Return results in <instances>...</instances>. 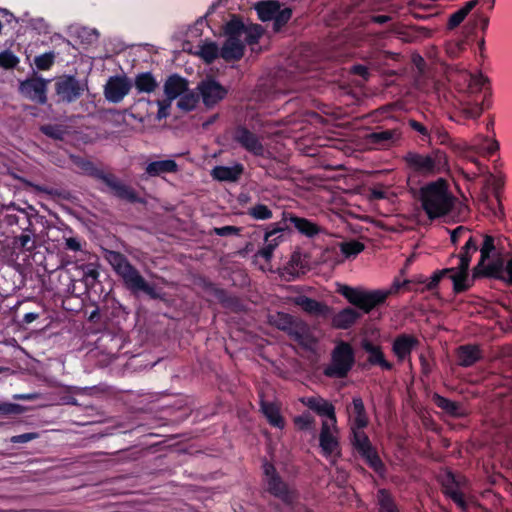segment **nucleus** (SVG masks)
I'll return each mask as SVG.
<instances>
[{
    "label": "nucleus",
    "mask_w": 512,
    "mask_h": 512,
    "mask_svg": "<svg viewBox=\"0 0 512 512\" xmlns=\"http://www.w3.org/2000/svg\"><path fill=\"white\" fill-rule=\"evenodd\" d=\"M105 259L112 265L118 275L130 265L127 258L116 251H106Z\"/></svg>",
    "instance_id": "nucleus-40"
},
{
    "label": "nucleus",
    "mask_w": 512,
    "mask_h": 512,
    "mask_svg": "<svg viewBox=\"0 0 512 512\" xmlns=\"http://www.w3.org/2000/svg\"><path fill=\"white\" fill-rule=\"evenodd\" d=\"M133 83L123 76H111L104 86L105 99L110 103H120L131 91Z\"/></svg>",
    "instance_id": "nucleus-13"
},
{
    "label": "nucleus",
    "mask_w": 512,
    "mask_h": 512,
    "mask_svg": "<svg viewBox=\"0 0 512 512\" xmlns=\"http://www.w3.org/2000/svg\"><path fill=\"white\" fill-rule=\"evenodd\" d=\"M309 407L315 411H317L320 414L327 415L329 423L331 425L336 424V417L334 413V408L331 404L328 402L321 400V399H310L309 400Z\"/></svg>",
    "instance_id": "nucleus-38"
},
{
    "label": "nucleus",
    "mask_w": 512,
    "mask_h": 512,
    "mask_svg": "<svg viewBox=\"0 0 512 512\" xmlns=\"http://www.w3.org/2000/svg\"><path fill=\"white\" fill-rule=\"evenodd\" d=\"M354 364V352L352 347L346 343H339L332 352V363L325 370L330 377H346Z\"/></svg>",
    "instance_id": "nucleus-9"
},
{
    "label": "nucleus",
    "mask_w": 512,
    "mask_h": 512,
    "mask_svg": "<svg viewBox=\"0 0 512 512\" xmlns=\"http://www.w3.org/2000/svg\"><path fill=\"white\" fill-rule=\"evenodd\" d=\"M465 41H450L446 43L445 51L451 59H456L465 50Z\"/></svg>",
    "instance_id": "nucleus-53"
},
{
    "label": "nucleus",
    "mask_w": 512,
    "mask_h": 512,
    "mask_svg": "<svg viewBox=\"0 0 512 512\" xmlns=\"http://www.w3.org/2000/svg\"><path fill=\"white\" fill-rule=\"evenodd\" d=\"M261 410L271 425L278 428H282L284 426V420L280 415L279 406L277 404L262 401Z\"/></svg>",
    "instance_id": "nucleus-36"
},
{
    "label": "nucleus",
    "mask_w": 512,
    "mask_h": 512,
    "mask_svg": "<svg viewBox=\"0 0 512 512\" xmlns=\"http://www.w3.org/2000/svg\"><path fill=\"white\" fill-rule=\"evenodd\" d=\"M26 410L25 407L9 402L0 401V415L4 417H11L15 415H20L24 413Z\"/></svg>",
    "instance_id": "nucleus-48"
},
{
    "label": "nucleus",
    "mask_w": 512,
    "mask_h": 512,
    "mask_svg": "<svg viewBox=\"0 0 512 512\" xmlns=\"http://www.w3.org/2000/svg\"><path fill=\"white\" fill-rule=\"evenodd\" d=\"M479 3L480 0H470L466 2L461 8L449 16L447 28L449 30L457 28Z\"/></svg>",
    "instance_id": "nucleus-32"
},
{
    "label": "nucleus",
    "mask_w": 512,
    "mask_h": 512,
    "mask_svg": "<svg viewBox=\"0 0 512 512\" xmlns=\"http://www.w3.org/2000/svg\"><path fill=\"white\" fill-rule=\"evenodd\" d=\"M202 101L206 107H213L222 101L228 94V90L218 81L212 78L203 80L198 86Z\"/></svg>",
    "instance_id": "nucleus-17"
},
{
    "label": "nucleus",
    "mask_w": 512,
    "mask_h": 512,
    "mask_svg": "<svg viewBox=\"0 0 512 512\" xmlns=\"http://www.w3.org/2000/svg\"><path fill=\"white\" fill-rule=\"evenodd\" d=\"M254 9L260 21H273V31L276 33L287 25L293 14L292 8H282L278 0H262L255 4Z\"/></svg>",
    "instance_id": "nucleus-7"
},
{
    "label": "nucleus",
    "mask_w": 512,
    "mask_h": 512,
    "mask_svg": "<svg viewBox=\"0 0 512 512\" xmlns=\"http://www.w3.org/2000/svg\"><path fill=\"white\" fill-rule=\"evenodd\" d=\"M480 359V351L476 346H461L458 349V363L461 366L469 367Z\"/></svg>",
    "instance_id": "nucleus-35"
},
{
    "label": "nucleus",
    "mask_w": 512,
    "mask_h": 512,
    "mask_svg": "<svg viewBox=\"0 0 512 512\" xmlns=\"http://www.w3.org/2000/svg\"><path fill=\"white\" fill-rule=\"evenodd\" d=\"M362 347L365 352L369 354L368 361L371 364L379 365L386 370L392 369V364L385 360L384 354L382 353L380 347L375 346L369 341H364Z\"/></svg>",
    "instance_id": "nucleus-34"
},
{
    "label": "nucleus",
    "mask_w": 512,
    "mask_h": 512,
    "mask_svg": "<svg viewBox=\"0 0 512 512\" xmlns=\"http://www.w3.org/2000/svg\"><path fill=\"white\" fill-rule=\"evenodd\" d=\"M469 265V259L461 258L458 267L459 272L451 275V279L454 285V291L457 293L466 291L469 288V285L467 284Z\"/></svg>",
    "instance_id": "nucleus-30"
},
{
    "label": "nucleus",
    "mask_w": 512,
    "mask_h": 512,
    "mask_svg": "<svg viewBox=\"0 0 512 512\" xmlns=\"http://www.w3.org/2000/svg\"><path fill=\"white\" fill-rule=\"evenodd\" d=\"M352 444L357 452L366 460V462L375 470L381 466V460L377 455L371 442L363 429L352 428Z\"/></svg>",
    "instance_id": "nucleus-12"
},
{
    "label": "nucleus",
    "mask_w": 512,
    "mask_h": 512,
    "mask_svg": "<svg viewBox=\"0 0 512 512\" xmlns=\"http://www.w3.org/2000/svg\"><path fill=\"white\" fill-rule=\"evenodd\" d=\"M265 489L274 497L280 499L286 505H292L296 498V491L286 483L273 464H263Z\"/></svg>",
    "instance_id": "nucleus-8"
},
{
    "label": "nucleus",
    "mask_w": 512,
    "mask_h": 512,
    "mask_svg": "<svg viewBox=\"0 0 512 512\" xmlns=\"http://www.w3.org/2000/svg\"><path fill=\"white\" fill-rule=\"evenodd\" d=\"M478 248L477 238L470 236L465 246L463 247L462 252L460 253V259L467 258L469 261H471V252H476Z\"/></svg>",
    "instance_id": "nucleus-56"
},
{
    "label": "nucleus",
    "mask_w": 512,
    "mask_h": 512,
    "mask_svg": "<svg viewBox=\"0 0 512 512\" xmlns=\"http://www.w3.org/2000/svg\"><path fill=\"white\" fill-rule=\"evenodd\" d=\"M48 81L41 77H32L20 83L19 91L27 99L44 105L47 102Z\"/></svg>",
    "instance_id": "nucleus-14"
},
{
    "label": "nucleus",
    "mask_w": 512,
    "mask_h": 512,
    "mask_svg": "<svg viewBox=\"0 0 512 512\" xmlns=\"http://www.w3.org/2000/svg\"><path fill=\"white\" fill-rule=\"evenodd\" d=\"M294 303L313 317L325 319L331 314L330 307L304 295L295 297Z\"/></svg>",
    "instance_id": "nucleus-21"
},
{
    "label": "nucleus",
    "mask_w": 512,
    "mask_h": 512,
    "mask_svg": "<svg viewBox=\"0 0 512 512\" xmlns=\"http://www.w3.org/2000/svg\"><path fill=\"white\" fill-rule=\"evenodd\" d=\"M474 17V25L480 26L481 30L485 32L489 26V17L483 15L481 12L477 11L473 14Z\"/></svg>",
    "instance_id": "nucleus-61"
},
{
    "label": "nucleus",
    "mask_w": 512,
    "mask_h": 512,
    "mask_svg": "<svg viewBox=\"0 0 512 512\" xmlns=\"http://www.w3.org/2000/svg\"><path fill=\"white\" fill-rule=\"evenodd\" d=\"M119 276L123 279L126 287L132 293L144 292L151 298H158V294L155 289L150 286L146 280L140 275L139 271L131 264L123 270Z\"/></svg>",
    "instance_id": "nucleus-16"
},
{
    "label": "nucleus",
    "mask_w": 512,
    "mask_h": 512,
    "mask_svg": "<svg viewBox=\"0 0 512 512\" xmlns=\"http://www.w3.org/2000/svg\"><path fill=\"white\" fill-rule=\"evenodd\" d=\"M296 228L307 237H314L321 231L319 226H296Z\"/></svg>",
    "instance_id": "nucleus-64"
},
{
    "label": "nucleus",
    "mask_w": 512,
    "mask_h": 512,
    "mask_svg": "<svg viewBox=\"0 0 512 512\" xmlns=\"http://www.w3.org/2000/svg\"><path fill=\"white\" fill-rule=\"evenodd\" d=\"M404 161L413 172L421 176H432L448 168L447 155L441 150H436L426 155L408 152L404 156Z\"/></svg>",
    "instance_id": "nucleus-6"
},
{
    "label": "nucleus",
    "mask_w": 512,
    "mask_h": 512,
    "mask_svg": "<svg viewBox=\"0 0 512 512\" xmlns=\"http://www.w3.org/2000/svg\"><path fill=\"white\" fill-rule=\"evenodd\" d=\"M20 60L19 58L10 50H5L0 52V67L4 69H14Z\"/></svg>",
    "instance_id": "nucleus-49"
},
{
    "label": "nucleus",
    "mask_w": 512,
    "mask_h": 512,
    "mask_svg": "<svg viewBox=\"0 0 512 512\" xmlns=\"http://www.w3.org/2000/svg\"><path fill=\"white\" fill-rule=\"evenodd\" d=\"M506 264L505 260L502 257H497L496 259H493L490 263H485L480 267V273L477 275L479 276H488V277H494L500 280H506Z\"/></svg>",
    "instance_id": "nucleus-28"
},
{
    "label": "nucleus",
    "mask_w": 512,
    "mask_h": 512,
    "mask_svg": "<svg viewBox=\"0 0 512 512\" xmlns=\"http://www.w3.org/2000/svg\"><path fill=\"white\" fill-rule=\"evenodd\" d=\"M247 214L255 220H268L272 217V211L264 204L249 208Z\"/></svg>",
    "instance_id": "nucleus-47"
},
{
    "label": "nucleus",
    "mask_w": 512,
    "mask_h": 512,
    "mask_svg": "<svg viewBox=\"0 0 512 512\" xmlns=\"http://www.w3.org/2000/svg\"><path fill=\"white\" fill-rule=\"evenodd\" d=\"M14 246L20 247L26 251H32L35 248V240L32 238L31 230L27 228L23 234L16 237L14 240Z\"/></svg>",
    "instance_id": "nucleus-46"
},
{
    "label": "nucleus",
    "mask_w": 512,
    "mask_h": 512,
    "mask_svg": "<svg viewBox=\"0 0 512 512\" xmlns=\"http://www.w3.org/2000/svg\"><path fill=\"white\" fill-rule=\"evenodd\" d=\"M38 434L37 433H24V434H21V435H16V436H12L10 438V442L12 443H26V442H29V441H32L36 438H38Z\"/></svg>",
    "instance_id": "nucleus-62"
},
{
    "label": "nucleus",
    "mask_w": 512,
    "mask_h": 512,
    "mask_svg": "<svg viewBox=\"0 0 512 512\" xmlns=\"http://www.w3.org/2000/svg\"><path fill=\"white\" fill-rule=\"evenodd\" d=\"M408 126L412 130L418 132L422 136V139L429 138V136H430L429 131H428L427 127L425 125H423L421 122L414 120V119H409Z\"/></svg>",
    "instance_id": "nucleus-58"
},
{
    "label": "nucleus",
    "mask_w": 512,
    "mask_h": 512,
    "mask_svg": "<svg viewBox=\"0 0 512 512\" xmlns=\"http://www.w3.org/2000/svg\"><path fill=\"white\" fill-rule=\"evenodd\" d=\"M455 271V268H446L440 271H437L433 274V276L430 278V281L426 284L425 288H423L421 291L427 290H433L437 287L440 280Z\"/></svg>",
    "instance_id": "nucleus-54"
},
{
    "label": "nucleus",
    "mask_w": 512,
    "mask_h": 512,
    "mask_svg": "<svg viewBox=\"0 0 512 512\" xmlns=\"http://www.w3.org/2000/svg\"><path fill=\"white\" fill-rule=\"evenodd\" d=\"M350 416L353 419L352 428L363 429L368 424L364 403L361 398H354L352 406L348 408Z\"/></svg>",
    "instance_id": "nucleus-29"
},
{
    "label": "nucleus",
    "mask_w": 512,
    "mask_h": 512,
    "mask_svg": "<svg viewBox=\"0 0 512 512\" xmlns=\"http://www.w3.org/2000/svg\"><path fill=\"white\" fill-rule=\"evenodd\" d=\"M339 247L346 258L356 257L365 248L364 244L358 240L343 241Z\"/></svg>",
    "instance_id": "nucleus-42"
},
{
    "label": "nucleus",
    "mask_w": 512,
    "mask_h": 512,
    "mask_svg": "<svg viewBox=\"0 0 512 512\" xmlns=\"http://www.w3.org/2000/svg\"><path fill=\"white\" fill-rule=\"evenodd\" d=\"M434 403L447 413L459 416L462 414L461 406L457 402L450 401L438 394H435L433 397Z\"/></svg>",
    "instance_id": "nucleus-41"
},
{
    "label": "nucleus",
    "mask_w": 512,
    "mask_h": 512,
    "mask_svg": "<svg viewBox=\"0 0 512 512\" xmlns=\"http://www.w3.org/2000/svg\"><path fill=\"white\" fill-rule=\"evenodd\" d=\"M87 89V83L77 79L74 75H63L55 82V92L58 101L62 103L76 102Z\"/></svg>",
    "instance_id": "nucleus-10"
},
{
    "label": "nucleus",
    "mask_w": 512,
    "mask_h": 512,
    "mask_svg": "<svg viewBox=\"0 0 512 512\" xmlns=\"http://www.w3.org/2000/svg\"><path fill=\"white\" fill-rule=\"evenodd\" d=\"M483 243L480 248L481 258L478 265L473 270V278H477V275L480 273V267L486 262V260L490 259L491 253L495 250L494 238L489 235L482 236Z\"/></svg>",
    "instance_id": "nucleus-37"
},
{
    "label": "nucleus",
    "mask_w": 512,
    "mask_h": 512,
    "mask_svg": "<svg viewBox=\"0 0 512 512\" xmlns=\"http://www.w3.org/2000/svg\"><path fill=\"white\" fill-rule=\"evenodd\" d=\"M55 60L54 52H46L39 56H36L34 59V64L39 70H49Z\"/></svg>",
    "instance_id": "nucleus-52"
},
{
    "label": "nucleus",
    "mask_w": 512,
    "mask_h": 512,
    "mask_svg": "<svg viewBox=\"0 0 512 512\" xmlns=\"http://www.w3.org/2000/svg\"><path fill=\"white\" fill-rule=\"evenodd\" d=\"M399 138L400 133L396 129L374 131L365 137L367 144L375 149L391 147Z\"/></svg>",
    "instance_id": "nucleus-19"
},
{
    "label": "nucleus",
    "mask_w": 512,
    "mask_h": 512,
    "mask_svg": "<svg viewBox=\"0 0 512 512\" xmlns=\"http://www.w3.org/2000/svg\"><path fill=\"white\" fill-rule=\"evenodd\" d=\"M423 283H426V279L420 277L417 280H405L402 284L395 282L392 288L386 291H368L345 287L342 294L352 305L356 306L364 313H369L375 307L384 303L390 294L396 293L400 287H404L407 290L418 291V288L413 287V285Z\"/></svg>",
    "instance_id": "nucleus-4"
},
{
    "label": "nucleus",
    "mask_w": 512,
    "mask_h": 512,
    "mask_svg": "<svg viewBox=\"0 0 512 512\" xmlns=\"http://www.w3.org/2000/svg\"><path fill=\"white\" fill-rule=\"evenodd\" d=\"M232 140L254 156H263L265 149L261 138L245 124H237L230 130Z\"/></svg>",
    "instance_id": "nucleus-11"
},
{
    "label": "nucleus",
    "mask_w": 512,
    "mask_h": 512,
    "mask_svg": "<svg viewBox=\"0 0 512 512\" xmlns=\"http://www.w3.org/2000/svg\"><path fill=\"white\" fill-rule=\"evenodd\" d=\"M296 319V317L289 314L279 313L275 319V325L278 329L289 334Z\"/></svg>",
    "instance_id": "nucleus-50"
},
{
    "label": "nucleus",
    "mask_w": 512,
    "mask_h": 512,
    "mask_svg": "<svg viewBox=\"0 0 512 512\" xmlns=\"http://www.w3.org/2000/svg\"><path fill=\"white\" fill-rule=\"evenodd\" d=\"M134 86L138 93H152L158 87V82L151 72L138 73L134 78Z\"/></svg>",
    "instance_id": "nucleus-33"
},
{
    "label": "nucleus",
    "mask_w": 512,
    "mask_h": 512,
    "mask_svg": "<svg viewBox=\"0 0 512 512\" xmlns=\"http://www.w3.org/2000/svg\"><path fill=\"white\" fill-rule=\"evenodd\" d=\"M119 276L123 279L126 287L132 293L144 292L151 298H158V294L155 289L150 286L146 280L140 275L139 271L131 264L123 270Z\"/></svg>",
    "instance_id": "nucleus-15"
},
{
    "label": "nucleus",
    "mask_w": 512,
    "mask_h": 512,
    "mask_svg": "<svg viewBox=\"0 0 512 512\" xmlns=\"http://www.w3.org/2000/svg\"><path fill=\"white\" fill-rule=\"evenodd\" d=\"M188 90V82L185 78L173 74L164 83V93L169 100H174Z\"/></svg>",
    "instance_id": "nucleus-26"
},
{
    "label": "nucleus",
    "mask_w": 512,
    "mask_h": 512,
    "mask_svg": "<svg viewBox=\"0 0 512 512\" xmlns=\"http://www.w3.org/2000/svg\"><path fill=\"white\" fill-rule=\"evenodd\" d=\"M244 172V166L241 163L228 166H215L212 169L211 175L213 179L225 182H236L239 180Z\"/></svg>",
    "instance_id": "nucleus-24"
},
{
    "label": "nucleus",
    "mask_w": 512,
    "mask_h": 512,
    "mask_svg": "<svg viewBox=\"0 0 512 512\" xmlns=\"http://www.w3.org/2000/svg\"><path fill=\"white\" fill-rule=\"evenodd\" d=\"M464 483V478L461 476H455L451 473L447 474L446 479L443 482L444 492L450 496L455 503L460 507L465 508L466 503L464 500V494L461 491V486Z\"/></svg>",
    "instance_id": "nucleus-23"
},
{
    "label": "nucleus",
    "mask_w": 512,
    "mask_h": 512,
    "mask_svg": "<svg viewBox=\"0 0 512 512\" xmlns=\"http://www.w3.org/2000/svg\"><path fill=\"white\" fill-rule=\"evenodd\" d=\"M361 312L353 307H346L332 318V325L338 329H348L361 317Z\"/></svg>",
    "instance_id": "nucleus-27"
},
{
    "label": "nucleus",
    "mask_w": 512,
    "mask_h": 512,
    "mask_svg": "<svg viewBox=\"0 0 512 512\" xmlns=\"http://www.w3.org/2000/svg\"><path fill=\"white\" fill-rule=\"evenodd\" d=\"M39 130L42 134L53 140L62 141L66 134L65 128L59 124H44L40 126Z\"/></svg>",
    "instance_id": "nucleus-44"
},
{
    "label": "nucleus",
    "mask_w": 512,
    "mask_h": 512,
    "mask_svg": "<svg viewBox=\"0 0 512 512\" xmlns=\"http://www.w3.org/2000/svg\"><path fill=\"white\" fill-rule=\"evenodd\" d=\"M178 171V165L175 160L166 159V160H158L152 161L148 163L145 167V175L143 179H147L148 177H157L166 173H176Z\"/></svg>",
    "instance_id": "nucleus-25"
},
{
    "label": "nucleus",
    "mask_w": 512,
    "mask_h": 512,
    "mask_svg": "<svg viewBox=\"0 0 512 512\" xmlns=\"http://www.w3.org/2000/svg\"><path fill=\"white\" fill-rule=\"evenodd\" d=\"M226 40L220 49V57L226 62L239 61L245 53V45L259 43L265 30L260 24H245L239 15H232L223 26Z\"/></svg>",
    "instance_id": "nucleus-3"
},
{
    "label": "nucleus",
    "mask_w": 512,
    "mask_h": 512,
    "mask_svg": "<svg viewBox=\"0 0 512 512\" xmlns=\"http://www.w3.org/2000/svg\"><path fill=\"white\" fill-rule=\"evenodd\" d=\"M350 73L361 77L363 80H368L370 77L369 69L363 64H354L350 67Z\"/></svg>",
    "instance_id": "nucleus-60"
},
{
    "label": "nucleus",
    "mask_w": 512,
    "mask_h": 512,
    "mask_svg": "<svg viewBox=\"0 0 512 512\" xmlns=\"http://www.w3.org/2000/svg\"><path fill=\"white\" fill-rule=\"evenodd\" d=\"M418 199L423 212L431 222L442 220L461 223L469 219V206L452 193L445 178H438L423 185L419 189Z\"/></svg>",
    "instance_id": "nucleus-1"
},
{
    "label": "nucleus",
    "mask_w": 512,
    "mask_h": 512,
    "mask_svg": "<svg viewBox=\"0 0 512 512\" xmlns=\"http://www.w3.org/2000/svg\"><path fill=\"white\" fill-rule=\"evenodd\" d=\"M378 503L381 512H397L391 496L384 490L378 492Z\"/></svg>",
    "instance_id": "nucleus-51"
},
{
    "label": "nucleus",
    "mask_w": 512,
    "mask_h": 512,
    "mask_svg": "<svg viewBox=\"0 0 512 512\" xmlns=\"http://www.w3.org/2000/svg\"><path fill=\"white\" fill-rule=\"evenodd\" d=\"M98 277H99V272L96 269L91 268L90 266L85 267L84 273H83V278H84L86 286H92Z\"/></svg>",
    "instance_id": "nucleus-59"
},
{
    "label": "nucleus",
    "mask_w": 512,
    "mask_h": 512,
    "mask_svg": "<svg viewBox=\"0 0 512 512\" xmlns=\"http://www.w3.org/2000/svg\"><path fill=\"white\" fill-rule=\"evenodd\" d=\"M418 343L417 339L409 335L397 337L393 344V351L400 360H404L410 355L414 346Z\"/></svg>",
    "instance_id": "nucleus-31"
},
{
    "label": "nucleus",
    "mask_w": 512,
    "mask_h": 512,
    "mask_svg": "<svg viewBox=\"0 0 512 512\" xmlns=\"http://www.w3.org/2000/svg\"><path fill=\"white\" fill-rule=\"evenodd\" d=\"M199 101V96L193 92H184L180 95L177 106L183 111L193 110Z\"/></svg>",
    "instance_id": "nucleus-45"
},
{
    "label": "nucleus",
    "mask_w": 512,
    "mask_h": 512,
    "mask_svg": "<svg viewBox=\"0 0 512 512\" xmlns=\"http://www.w3.org/2000/svg\"><path fill=\"white\" fill-rule=\"evenodd\" d=\"M34 187V189L38 192H42V193H45L47 195H50V196H53V197H59V198H62V199H69V192L66 191V190H59V189H56V188H49V187H46V186H41V185H32Z\"/></svg>",
    "instance_id": "nucleus-55"
},
{
    "label": "nucleus",
    "mask_w": 512,
    "mask_h": 512,
    "mask_svg": "<svg viewBox=\"0 0 512 512\" xmlns=\"http://www.w3.org/2000/svg\"><path fill=\"white\" fill-rule=\"evenodd\" d=\"M282 231H283L282 228H277V229H274V230L266 233L264 246L258 252V254L265 260H267V261L270 260V258L272 257L273 251H274L275 247L277 246V243H272V237L275 236L276 234H279Z\"/></svg>",
    "instance_id": "nucleus-43"
},
{
    "label": "nucleus",
    "mask_w": 512,
    "mask_h": 512,
    "mask_svg": "<svg viewBox=\"0 0 512 512\" xmlns=\"http://www.w3.org/2000/svg\"><path fill=\"white\" fill-rule=\"evenodd\" d=\"M465 87L461 90L464 95L459 100V107L451 115V119L462 123L466 119H477L485 109L492 105V88L488 77L482 73H463Z\"/></svg>",
    "instance_id": "nucleus-2"
},
{
    "label": "nucleus",
    "mask_w": 512,
    "mask_h": 512,
    "mask_svg": "<svg viewBox=\"0 0 512 512\" xmlns=\"http://www.w3.org/2000/svg\"><path fill=\"white\" fill-rule=\"evenodd\" d=\"M172 100H169V98H166L164 100H158V112H157V118L159 120L163 118H167L169 116V109L171 107Z\"/></svg>",
    "instance_id": "nucleus-57"
},
{
    "label": "nucleus",
    "mask_w": 512,
    "mask_h": 512,
    "mask_svg": "<svg viewBox=\"0 0 512 512\" xmlns=\"http://www.w3.org/2000/svg\"><path fill=\"white\" fill-rule=\"evenodd\" d=\"M500 181L495 183V197L492 200L486 199L482 203V213L486 215L491 222L495 221H507L505 218V213L503 211L502 204L499 198V189L501 187Z\"/></svg>",
    "instance_id": "nucleus-22"
},
{
    "label": "nucleus",
    "mask_w": 512,
    "mask_h": 512,
    "mask_svg": "<svg viewBox=\"0 0 512 512\" xmlns=\"http://www.w3.org/2000/svg\"><path fill=\"white\" fill-rule=\"evenodd\" d=\"M213 231L220 236H229L233 234H237L240 229L235 228V226H222V227H215Z\"/></svg>",
    "instance_id": "nucleus-63"
},
{
    "label": "nucleus",
    "mask_w": 512,
    "mask_h": 512,
    "mask_svg": "<svg viewBox=\"0 0 512 512\" xmlns=\"http://www.w3.org/2000/svg\"><path fill=\"white\" fill-rule=\"evenodd\" d=\"M199 48L198 55L206 64H212L220 56L219 47L215 42H205Z\"/></svg>",
    "instance_id": "nucleus-39"
},
{
    "label": "nucleus",
    "mask_w": 512,
    "mask_h": 512,
    "mask_svg": "<svg viewBox=\"0 0 512 512\" xmlns=\"http://www.w3.org/2000/svg\"><path fill=\"white\" fill-rule=\"evenodd\" d=\"M88 176L103 182L109 192L118 200L128 204L146 205L147 201L131 185L126 184L113 173H106L96 165L91 168Z\"/></svg>",
    "instance_id": "nucleus-5"
},
{
    "label": "nucleus",
    "mask_w": 512,
    "mask_h": 512,
    "mask_svg": "<svg viewBox=\"0 0 512 512\" xmlns=\"http://www.w3.org/2000/svg\"><path fill=\"white\" fill-rule=\"evenodd\" d=\"M336 430V424L331 425L329 421L322 423L319 441L326 456L337 457L340 455L339 442L335 435Z\"/></svg>",
    "instance_id": "nucleus-18"
},
{
    "label": "nucleus",
    "mask_w": 512,
    "mask_h": 512,
    "mask_svg": "<svg viewBox=\"0 0 512 512\" xmlns=\"http://www.w3.org/2000/svg\"><path fill=\"white\" fill-rule=\"evenodd\" d=\"M288 335L305 348H312L317 343L310 326L299 318L294 322Z\"/></svg>",
    "instance_id": "nucleus-20"
}]
</instances>
